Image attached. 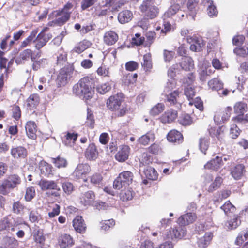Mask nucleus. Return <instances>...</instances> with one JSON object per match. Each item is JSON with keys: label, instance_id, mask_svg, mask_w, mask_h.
I'll return each mask as SVG.
<instances>
[{"label": "nucleus", "instance_id": "25", "mask_svg": "<svg viewBox=\"0 0 248 248\" xmlns=\"http://www.w3.org/2000/svg\"><path fill=\"white\" fill-rule=\"evenodd\" d=\"M78 136L77 133L67 132L62 139V142L66 146H72L75 143Z\"/></svg>", "mask_w": 248, "mask_h": 248}, {"label": "nucleus", "instance_id": "26", "mask_svg": "<svg viewBox=\"0 0 248 248\" xmlns=\"http://www.w3.org/2000/svg\"><path fill=\"white\" fill-rule=\"evenodd\" d=\"M33 54V51L30 49H26L21 52L19 57L16 59V63L17 65L21 64L24 62L23 61H28Z\"/></svg>", "mask_w": 248, "mask_h": 248}, {"label": "nucleus", "instance_id": "11", "mask_svg": "<svg viewBox=\"0 0 248 248\" xmlns=\"http://www.w3.org/2000/svg\"><path fill=\"white\" fill-rule=\"evenodd\" d=\"M232 108L227 107L221 112H217L214 117V120L217 125H220L225 123L230 117Z\"/></svg>", "mask_w": 248, "mask_h": 248}, {"label": "nucleus", "instance_id": "63", "mask_svg": "<svg viewBox=\"0 0 248 248\" xmlns=\"http://www.w3.org/2000/svg\"><path fill=\"white\" fill-rule=\"evenodd\" d=\"M132 198V192L129 189L122 191V193H121V199L123 201L131 200Z\"/></svg>", "mask_w": 248, "mask_h": 248}, {"label": "nucleus", "instance_id": "12", "mask_svg": "<svg viewBox=\"0 0 248 248\" xmlns=\"http://www.w3.org/2000/svg\"><path fill=\"white\" fill-rule=\"evenodd\" d=\"M187 41L190 44V49L194 52H200L202 50V47L205 45L202 38H198L196 36L192 37L187 36Z\"/></svg>", "mask_w": 248, "mask_h": 248}, {"label": "nucleus", "instance_id": "36", "mask_svg": "<svg viewBox=\"0 0 248 248\" xmlns=\"http://www.w3.org/2000/svg\"><path fill=\"white\" fill-rule=\"evenodd\" d=\"M146 177L151 180H155L158 177L156 170L153 167L147 166L144 170Z\"/></svg>", "mask_w": 248, "mask_h": 248}, {"label": "nucleus", "instance_id": "46", "mask_svg": "<svg viewBox=\"0 0 248 248\" xmlns=\"http://www.w3.org/2000/svg\"><path fill=\"white\" fill-rule=\"evenodd\" d=\"M180 8L181 5L179 3H174L165 13V16L170 17L176 14Z\"/></svg>", "mask_w": 248, "mask_h": 248}, {"label": "nucleus", "instance_id": "47", "mask_svg": "<svg viewBox=\"0 0 248 248\" xmlns=\"http://www.w3.org/2000/svg\"><path fill=\"white\" fill-rule=\"evenodd\" d=\"M141 64L146 71L152 68V63L150 53H147L143 56V62L141 63Z\"/></svg>", "mask_w": 248, "mask_h": 248}, {"label": "nucleus", "instance_id": "20", "mask_svg": "<svg viewBox=\"0 0 248 248\" xmlns=\"http://www.w3.org/2000/svg\"><path fill=\"white\" fill-rule=\"evenodd\" d=\"M167 140L170 142L179 144L183 140L182 134L176 130H171L167 135Z\"/></svg>", "mask_w": 248, "mask_h": 248}, {"label": "nucleus", "instance_id": "19", "mask_svg": "<svg viewBox=\"0 0 248 248\" xmlns=\"http://www.w3.org/2000/svg\"><path fill=\"white\" fill-rule=\"evenodd\" d=\"M180 65L182 69L186 71H191L194 68V61L190 57H182Z\"/></svg>", "mask_w": 248, "mask_h": 248}, {"label": "nucleus", "instance_id": "28", "mask_svg": "<svg viewBox=\"0 0 248 248\" xmlns=\"http://www.w3.org/2000/svg\"><path fill=\"white\" fill-rule=\"evenodd\" d=\"M118 36L117 33L112 31L105 33L104 36V42L108 45H112L118 40Z\"/></svg>", "mask_w": 248, "mask_h": 248}, {"label": "nucleus", "instance_id": "59", "mask_svg": "<svg viewBox=\"0 0 248 248\" xmlns=\"http://www.w3.org/2000/svg\"><path fill=\"white\" fill-rule=\"evenodd\" d=\"M175 55V52L171 50L169 51L166 49L163 50V56L165 62H170L173 58Z\"/></svg>", "mask_w": 248, "mask_h": 248}, {"label": "nucleus", "instance_id": "21", "mask_svg": "<svg viewBox=\"0 0 248 248\" xmlns=\"http://www.w3.org/2000/svg\"><path fill=\"white\" fill-rule=\"evenodd\" d=\"M58 241L61 248L71 247L74 243L73 238L67 234H62L59 237Z\"/></svg>", "mask_w": 248, "mask_h": 248}, {"label": "nucleus", "instance_id": "45", "mask_svg": "<svg viewBox=\"0 0 248 248\" xmlns=\"http://www.w3.org/2000/svg\"><path fill=\"white\" fill-rule=\"evenodd\" d=\"M227 223L228 229L231 230L236 229L241 223L239 217L234 215L232 218L228 221Z\"/></svg>", "mask_w": 248, "mask_h": 248}, {"label": "nucleus", "instance_id": "23", "mask_svg": "<svg viewBox=\"0 0 248 248\" xmlns=\"http://www.w3.org/2000/svg\"><path fill=\"white\" fill-rule=\"evenodd\" d=\"M130 148L127 145L122 146L120 150L116 155L115 158L119 162H124L126 160L129 156Z\"/></svg>", "mask_w": 248, "mask_h": 248}, {"label": "nucleus", "instance_id": "58", "mask_svg": "<svg viewBox=\"0 0 248 248\" xmlns=\"http://www.w3.org/2000/svg\"><path fill=\"white\" fill-rule=\"evenodd\" d=\"M62 187L64 193L67 195H70L74 190V186L73 184L69 182L62 183Z\"/></svg>", "mask_w": 248, "mask_h": 248}, {"label": "nucleus", "instance_id": "14", "mask_svg": "<svg viewBox=\"0 0 248 248\" xmlns=\"http://www.w3.org/2000/svg\"><path fill=\"white\" fill-rule=\"evenodd\" d=\"M95 199L94 193L91 190L83 193L80 197V202L84 206L93 205Z\"/></svg>", "mask_w": 248, "mask_h": 248}, {"label": "nucleus", "instance_id": "48", "mask_svg": "<svg viewBox=\"0 0 248 248\" xmlns=\"http://www.w3.org/2000/svg\"><path fill=\"white\" fill-rule=\"evenodd\" d=\"M90 171V166L88 164H79L75 170V173L78 174H85Z\"/></svg>", "mask_w": 248, "mask_h": 248}, {"label": "nucleus", "instance_id": "57", "mask_svg": "<svg viewBox=\"0 0 248 248\" xmlns=\"http://www.w3.org/2000/svg\"><path fill=\"white\" fill-rule=\"evenodd\" d=\"M73 4L68 2L64 6L63 8L61 10L56 11V15L57 16H60L62 14V13L65 14L67 12L69 13V16H70L72 12L70 10L73 8Z\"/></svg>", "mask_w": 248, "mask_h": 248}, {"label": "nucleus", "instance_id": "31", "mask_svg": "<svg viewBox=\"0 0 248 248\" xmlns=\"http://www.w3.org/2000/svg\"><path fill=\"white\" fill-rule=\"evenodd\" d=\"M40 98L37 94H31L27 100V107L30 109L35 108L39 104Z\"/></svg>", "mask_w": 248, "mask_h": 248}, {"label": "nucleus", "instance_id": "44", "mask_svg": "<svg viewBox=\"0 0 248 248\" xmlns=\"http://www.w3.org/2000/svg\"><path fill=\"white\" fill-rule=\"evenodd\" d=\"M3 242L4 246L8 248H15L18 245V241L15 238L12 237H4Z\"/></svg>", "mask_w": 248, "mask_h": 248}, {"label": "nucleus", "instance_id": "22", "mask_svg": "<svg viewBox=\"0 0 248 248\" xmlns=\"http://www.w3.org/2000/svg\"><path fill=\"white\" fill-rule=\"evenodd\" d=\"M213 234L211 232H207L205 233L204 235L198 239L197 245L200 248H205L210 243Z\"/></svg>", "mask_w": 248, "mask_h": 248}, {"label": "nucleus", "instance_id": "43", "mask_svg": "<svg viewBox=\"0 0 248 248\" xmlns=\"http://www.w3.org/2000/svg\"><path fill=\"white\" fill-rule=\"evenodd\" d=\"M210 144L209 139L206 137L201 138L199 140V147L201 151L206 154V151L209 148Z\"/></svg>", "mask_w": 248, "mask_h": 248}, {"label": "nucleus", "instance_id": "9", "mask_svg": "<svg viewBox=\"0 0 248 248\" xmlns=\"http://www.w3.org/2000/svg\"><path fill=\"white\" fill-rule=\"evenodd\" d=\"M38 185L42 190H56L52 193V195L55 197H59L60 195V187L58 186L57 182L53 180H47L46 179H41L38 183Z\"/></svg>", "mask_w": 248, "mask_h": 248}, {"label": "nucleus", "instance_id": "35", "mask_svg": "<svg viewBox=\"0 0 248 248\" xmlns=\"http://www.w3.org/2000/svg\"><path fill=\"white\" fill-rule=\"evenodd\" d=\"M92 184L96 187H101L103 186V177L99 173H95L90 177Z\"/></svg>", "mask_w": 248, "mask_h": 248}, {"label": "nucleus", "instance_id": "8", "mask_svg": "<svg viewBox=\"0 0 248 248\" xmlns=\"http://www.w3.org/2000/svg\"><path fill=\"white\" fill-rule=\"evenodd\" d=\"M48 29L47 27L43 28L41 31L35 37L33 42L35 43V47L36 49L40 50L52 38V35L51 33L47 34L45 33Z\"/></svg>", "mask_w": 248, "mask_h": 248}, {"label": "nucleus", "instance_id": "27", "mask_svg": "<svg viewBox=\"0 0 248 248\" xmlns=\"http://www.w3.org/2000/svg\"><path fill=\"white\" fill-rule=\"evenodd\" d=\"M132 17V13L129 10H125L119 13L118 20L120 23L124 24L129 22Z\"/></svg>", "mask_w": 248, "mask_h": 248}, {"label": "nucleus", "instance_id": "24", "mask_svg": "<svg viewBox=\"0 0 248 248\" xmlns=\"http://www.w3.org/2000/svg\"><path fill=\"white\" fill-rule=\"evenodd\" d=\"M222 164V157L217 156L214 159L207 162L204 165V168L217 171L221 166Z\"/></svg>", "mask_w": 248, "mask_h": 248}, {"label": "nucleus", "instance_id": "30", "mask_svg": "<svg viewBox=\"0 0 248 248\" xmlns=\"http://www.w3.org/2000/svg\"><path fill=\"white\" fill-rule=\"evenodd\" d=\"M5 180L13 189L16 187L21 182V177L17 174H12L9 175Z\"/></svg>", "mask_w": 248, "mask_h": 248}, {"label": "nucleus", "instance_id": "1", "mask_svg": "<svg viewBox=\"0 0 248 248\" xmlns=\"http://www.w3.org/2000/svg\"><path fill=\"white\" fill-rule=\"evenodd\" d=\"M196 215L194 213H187L181 216L177 220L179 226L171 229L166 234L168 239H181L186 234V226L193 223L196 219Z\"/></svg>", "mask_w": 248, "mask_h": 248}, {"label": "nucleus", "instance_id": "56", "mask_svg": "<svg viewBox=\"0 0 248 248\" xmlns=\"http://www.w3.org/2000/svg\"><path fill=\"white\" fill-rule=\"evenodd\" d=\"M24 208V206L19 201L14 202L12 205L13 211L16 214L22 213Z\"/></svg>", "mask_w": 248, "mask_h": 248}, {"label": "nucleus", "instance_id": "49", "mask_svg": "<svg viewBox=\"0 0 248 248\" xmlns=\"http://www.w3.org/2000/svg\"><path fill=\"white\" fill-rule=\"evenodd\" d=\"M165 109V106L162 103H158L151 109L150 113L152 116H156L161 113Z\"/></svg>", "mask_w": 248, "mask_h": 248}, {"label": "nucleus", "instance_id": "60", "mask_svg": "<svg viewBox=\"0 0 248 248\" xmlns=\"http://www.w3.org/2000/svg\"><path fill=\"white\" fill-rule=\"evenodd\" d=\"M111 89V85L108 83H105L97 87V92L101 94H104L109 91Z\"/></svg>", "mask_w": 248, "mask_h": 248}, {"label": "nucleus", "instance_id": "51", "mask_svg": "<svg viewBox=\"0 0 248 248\" xmlns=\"http://www.w3.org/2000/svg\"><path fill=\"white\" fill-rule=\"evenodd\" d=\"M47 60L45 58H42L39 60L34 61L32 65V69L34 71H37L41 67H44L46 64H47Z\"/></svg>", "mask_w": 248, "mask_h": 248}, {"label": "nucleus", "instance_id": "38", "mask_svg": "<svg viewBox=\"0 0 248 248\" xmlns=\"http://www.w3.org/2000/svg\"><path fill=\"white\" fill-rule=\"evenodd\" d=\"M208 85L212 90L219 91L223 87V83L217 78H214L210 80Z\"/></svg>", "mask_w": 248, "mask_h": 248}, {"label": "nucleus", "instance_id": "50", "mask_svg": "<svg viewBox=\"0 0 248 248\" xmlns=\"http://www.w3.org/2000/svg\"><path fill=\"white\" fill-rule=\"evenodd\" d=\"M178 121L180 124L184 126L189 125L193 122L191 117L188 114H183L179 118Z\"/></svg>", "mask_w": 248, "mask_h": 248}, {"label": "nucleus", "instance_id": "52", "mask_svg": "<svg viewBox=\"0 0 248 248\" xmlns=\"http://www.w3.org/2000/svg\"><path fill=\"white\" fill-rule=\"evenodd\" d=\"M220 208L224 211L226 215H228L229 213L234 212L235 210V207L229 201H227Z\"/></svg>", "mask_w": 248, "mask_h": 248}, {"label": "nucleus", "instance_id": "54", "mask_svg": "<svg viewBox=\"0 0 248 248\" xmlns=\"http://www.w3.org/2000/svg\"><path fill=\"white\" fill-rule=\"evenodd\" d=\"M233 52L237 56L245 57L248 55V47L246 46L237 47L233 50Z\"/></svg>", "mask_w": 248, "mask_h": 248}, {"label": "nucleus", "instance_id": "6", "mask_svg": "<svg viewBox=\"0 0 248 248\" xmlns=\"http://www.w3.org/2000/svg\"><path fill=\"white\" fill-rule=\"evenodd\" d=\"M133 174L130 171H124L119 174L118 177L113 182V188L120 189L123 187L128 186L132 182Z\"/></svg>", "mask_w": 248, "mask_h": 248}, {"label": "nucleus", "instance_id": "41", "mask_svg": "<svg viewBox=\"0 0 248 248\" xmlns=\"http://www.w3.org/2000/svg\"><path fill=\"white\" fill-rule=\"evenodd\" d=\"M51 162L58 168H65L68 164L66 159L60 156L56 158H51Z\"/></svg>", "mask_w": 248, "mask_h": 248}, {"label": "nucleus", "instance_id": "53", "mask_svg": "<svg viewBox=\"0 0 248 248\" xmlns=\"http://www.w3.org/2000/svg\"><path fill=\"white\" fill-rule=\"evenodd\" d=\"M222 182V179L220 177H217L214 182L210 185L208 188V191L209 192H212L215 190L217 189L219 187L221 184Z\"/></svg>", "mask_w": 248, "mask_h": 248}, {"label": "nucleus", "instance_id": "4", "mask_svg": "<svg viewBox=\"0 0 248 248\" xmlns=\"http://www.w3.org/2000/svg\"><path fill=\"white\" fill-rule=\"evenodd\" d=\"M155 4V0H143L140 6V10L146 19H153L157 16L159 9Z\"/></svg>", "mask_w": 248, "mask_h": 248}, {"label": "nucleus", "instance_id": "15", "mask_svg": "<svg viewBox=\"0 0 248 248\" xmlns=\"http://www.w3.org/2000/svg\"><path fill=\"white\" fill-rule=\"evenodd\" d=\"M18 224L15 220L12 221L7 217H4L0 221V231L6 230L8 232H14L17 227Z\"/></svg>", "mask_w": 248, "mask_h": 248}, {"label": "nucleus", "instance_id": "55", "mask_svg": "<svg viewBox=\"0 0 248 248\" xmlns=\"http://www.w3.org/2000/svg\"><path fill=\"white\" fill-rule=\"evenodd\" d=\"M35 195V190L34 187H29L26 189L25 199L27 202L31 201Z\"/></svg>", "mask_w": 248, "mask_h": 248}, {"label": "nucleus", "instance_id": "34", "mask_svg": "<svg viewBox=\"0 0 248 248\" xmlns=\"http://www.w3.org/2000/svg\"><path fill=\"white\" fill-rule=\"evenodd\" d=\"M155 136L153 131H149L146 134L142 135L138 139L139 143L143 145H147L150 141H154Z\"/></svg>", "mask_w": 248, "mask_h": 248}, {"label": "nucleus", "instance_id": "16", "mask_svg": "<svg viewBox=\"0 0 248 248\" xmlns=\"http://www.w3.org/2000/svg\"><path fill=\"white\" fill-rule=\"evenodd\" d=\"M11 155L14 158H25L27 156V150L22 146L13 147Z\"/></svg>", "mask_w": 248, "mask_h": 248}, {"label": "nucleus", "instance_id": "37", "mask_svg": "<svg viewBox=\"0 0 248 248\" xmlns=\"http://www.w3.org/2000/svg\"><path fill=\"white\" fill-rule=\"evenodd\" d=\"M91 43L90 41L84 40L79 42L73 49V51L80 54L90 47Z\"/></svg>", "mask_w": 248, "mask_h": 248}, {"label": "nucleus", "instance_id": "61", "mask_svg": "<svg viewBox=\"0 0 248 248\" xmlns=\"http://www.w3.org/2000/svg\"><path fill=\"white\" fill-rule=\"evenodd\" d=\"M8 183L4 179L2 184L0 185V194L5 195L8 193L10 189H12Z\"/></svg>", "mask_w": 248, "mask_h": 248}, {"label": "nucleus", "instance_id": "3", "mask_svg": "<svg viewBox=\"0 0 248 248\" xmlns=\"http://www.w3.org/2000/svg\"><path fill=\"white\" fill-rule=\"evenodd\" d=\"M123 102V94L117 93L110 96L107 100V107L111 111H118V116H124L127 111L126 108L122 106Z\"/></svg>", "mask_w": 248, "mask_h": 248}, {"label": "nucleus", "instance_id": "5", "mask_svg": "<svg viewBox=\"0 0 248 248\" xmlns=\"http://www.w3.org/2000/svg\"><path fill=\"white\" fill-rule=\"evenodd\" d=\"M165 95V100L168 103L169 105L173 106L177 110L181 109L183 103V100L181 98L183 95L181 92L176 90L168 93H166Z\"/></svg>", "mask_w": 248, "mask_h": 248}, {"label": "nucleus", "instance_id": "29", "mask_svg": "<svg viewBox=\"0 0 248 248\" xmlns=\"http://www.w3.org/2000/svg\"><path fill=\"white\" fill-rule=\"evenodd\" d=\"M25 129L29 138L34 139L36 137V125L34 122H28L25 126Z\"/></svg>", "mask_w": 248, "mask_h": 248}, {"label": "nucleus", "instance_id": "18", "mask_svg": "<svg viewBox=\"0 0 248 248\" xmlns=\"http://www.w3.org/2000/svg\"><path fill=\"white\" fill-rule=\"evenodd\" d=\"M85 155L89 160H95L98 156V152L95 145L92 143L90 144L86 150Z\"/></svg>", "mask_w": 248, "mask_h": 248}, {"label": "nucleus", "instance_id": "42", "mask_svg": "<svg viewBox=\"0 0 248 248\" xmlns=\"http://www.w3.org/2000/svg\"><path fill=\"white\" fill-rule=\"evenodd\" d=\"M204 6H207V11L208 16L210 17L216 16L218 14V11L216 7L214 5L213 1H208L204 4Z\"/></svg>", "mask_w": 248, "mask_h": 248}, {"label": "nucleus", "instance_id": "10", "mask_svg": "<svg viewBox=\"0 0 248 248\" xmlns=\"http://www.w3.org/2000/svg\"><path fill=\"white\" fill-rule=\"evenodd\" d=\"M235 113L237 116L235 119L238 122H242L243 121H248V116L245 115L247 110V105L243 102H238L235 104L234 106Z\"/></svg>", "mask_w": 248, "mask_h": 248}, {"label": "nucleus", "instance_id": "33", "mask_svg": "<svg viewBox=\"0 0 248 248\" xmlns=\"http://www.w3.org/2000/svg\"><path fill=\"white\" fill-rule=\"evenodd\" d=\"M245 172L244 166L242 164H238L232 169L231 174L235 179L238 180L241 178Z\"/></svg>", "mask_w": 248, "mask_h": 248}, {"label": "nucleus", "instance_id": "17", "mask_svg": "<svg viewBox=\"0 0 248 248\" xmlns=\"http://www.w3.org/2000/svg\"><path fill=\"white\" fill-rule=\"evenodd\" d=\"M73 226L75 231L80 233L85 232L86 226L81 216H77L73 221Z\"/></svg>", "mask_w": 248, "mask_h": 248}, {"label": "nucleus", "instance_id": "13", "mask_svg": "<svg viewBox=\"0 0 248 248\" xmlns=\"http://www.w3.org/2000/svg\"><path fill=\"white\" fill-rule=\"evenodd\" d=\"M177 109L170 108L167 110L160 117V121L163 123H170L175 120L178 116Z\"/></svg>", "mask_w": 248, "mask_h": 248}, {"label": "nucleus", "instance_id": "32", "mask_svg": "<svg viewBox=\"0 0 248 248\" xmlns=\"http://www.w3.org/2000/svg\"><path fill=\"white\" fill-rule=\"evenodd\" d=\"M39 169L40 173L45 176H48L52 172V166L47 162L42 161L39 164Z\"/></svg>", "mask_w": 248, "mask_h": 248}, {"label": "nucleus", "instance_id": "7", "mask_svg": "<svg viewBox=\"0 0 248 248\" xmlns=\"http://www.w3.org/2000/svg\"><path fill=\"white\" fill-rule=\"evenodd\" d=\"M74 70L73 65L70 64L60 69L57 78V83L59 87L63 86L67 84L72 76Z\"/></svg>", "mask_w": 248, "mask_h": 248}, {"label": "nucleus", "instance_id": "2", "mask_svg": "<svg viewBox=\"0 0 248 248\" xmlns=\"http://www.w3.org/2000/svg\"><path fill=\"white\" fill-rule=\"evenodd\" d=\"M94 80L89 77L82 78L73 88L74 93L83 100L90 99L94 94Z\"/></svg>", "mask_w": 248, "mask_h": 248}, {"label": "nucleus", "instance_id": "40", "mask_svg": "<svg viewBox=\"0 0 248 248\" xmlns=\"http://www.w3.org/2000/svg\"><path fill=\"white\" fill-rule=\"evenodd\" d=\"M56 18L53 21V23L59 26L63 25L70 17L69 16V13L67 12L65 14L62 13L60 16H57L56 15Z\"/></svg>", "mask_w": 248, "mask_h": 248}, {"label": "nucleus", "instance_id": "39", "mask_svg": "<svg viewBox=\"0 0 248 248\" xmlns=\"http://www.w3.org/2000/svg\"><path fill=\"white\" fill-rule=\"evenodd\" d=\"M38 31L37 29L32 31L30 35L21 43L20 48H23L29 46L35 39Z\"/></svg>", "mask_w": 248, "mask_h": 248}, {"label": "nucleus", "instance_id": "64", "mask_svg": "<svg viewBox=\"0 0 248 248\" xmlns=\"http://www.w3.org/2000/svg\"><path fill=\"white\" fill-rule=\"evenodd\" d=\"M184 94L189 100L192 99L195 95L194 89L189 86L186 87L185 89Z\"/></svg>", "mask_w": 248, "mask_h": 248}, {"label": "nucleus", "instance_id": "62", "mask_svg": "<svg viewBox=\"0 0 248 248\" xmlns=\"http://www.w3.org/2000/svg\"><path fill=\"white\" fill-rule=\"evenodd\" d=\"M67 62V54L64 52L60 53L57 56V64L58 65L62 66L65 65ZM65 66H66L65 65Z\"/></svg>", "mask_w": 248, "mask_h": 248}]
</instances>
